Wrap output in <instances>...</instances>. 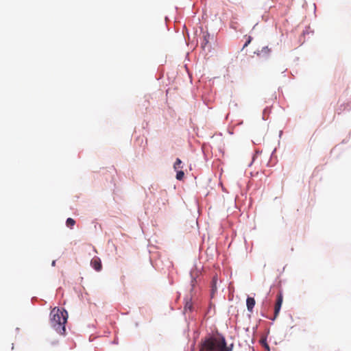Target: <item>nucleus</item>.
Instances as JSON below:
<instances>
[{"label":"nucleus","mask_w":351,"mask_h":351,"mask_svg":"<svg viewBox=\"0 0 351 351\" xmlns=\"http://www.w3.org/2000/svg\"><path fill=\"white\" fill-rule=\"evenodd\" d=\"M184 176V173L182 171H178L176 173V179L182 180Z\"/></svg>","instance_id":"7"},{"label":"nucleus","mask_w":351,"mask_h":351,"mask_svg":"<svg viewBox=\"0 0 351 351\" xmlns=\"http://www.w3.org/2000/svg\"><path fill=\"white\" fill-rule=\"evenodd\" d=\"M246 304L247 310L252 312L255 305V300L253 298L248 297L246 300Z\"/></svg>","instance_id":"5"},{"label":"nucleus","mask_w":351,"mask_h":351,"mask_svg":"<svg viewBox=\"0 0 351 351\" xmlns=\"http://www.w3.org/2000/svg\"><path fill=\"white\" fill-rule=\"evenodd\" d=\"M181 164H182L181 160L180 158H177L173 165L174 169L177 170L178 169L182 168V167L181 166Z\"/></svg>","instance_id":"6"},{"label":"nucleus","mask_w":351,"mask_h":351,"mask_svg":"<svg viewBox=\"0 0 351 351\" xmlns=\"http://www.w3.org/2000/svg\"><path fill=\"white\" fill-rule=\"evenodd\" d=\"M199 351H231L223 337H208L202 339Z\"/></svg>","instance_id":"1"},{"label":"nucleus","mask_w":351,"mask_h":351,"mask_svg":"<svg viewBox=\"0 0 351 351\" xmlns=\"http://www.w3.org/2000/svg\"><path fill=\"white\" fill-rule=\"evenodd\" d=\"M216 282H217V280H216L215 277H214L213 279V285H212V295H213L214 293L217 290Z\"/></svg>","instance_id":"8"},{"label":"nucleus","mask_w":351,"mask_h":351,"mask_svg":"<svg viewBox=\"0 0 351 351\" xmlns=\"http://www.w3.org/2000/svg\"><path fill=\"white\" fill-rule=\"evenodd\" d=\"M90 265L97 271H99L102 268L101 260L97 256L94 257L91 260Z\"/></svg>","instance_id":"4"},{"label":"nucleus","mask_w":351,"mask_h":351,"mask_svg":"<svg viewBox=\"0 0 351 351\" xmlns=\"http://www.w3.org/2000/svg\"><path fill=\"white\" fill-rule=\"evenodd\" d=\"M269 52H270V49L268 48V47H265L261 50V53H268Z\"/></svg>","instance_id":"11"},{"label":"nucleus","mask_w":351,"mask_h":351,"mask_svg":"<svg viewBox=\"0 0 351 351\" xmlns=\"http://www.w3.org/2000/svg\"><path fill=\"white\" fill-rule=\"evenodd\" d=\"M252 39V37H251L250 36H248L247 37V40H246V41H245V43L244 44L243 48H244V47H247V45L251 43Z\"/></svg>","instance_id":"10"},{"label":"nucleus","mask_w":351,"mask_h":351,"mask_svg":"<svg viewBox=\"0 0 351 351\" xmlns=\"http://www.w3.org/2000/svg\"><path fill=\"white\" fill-rule=\"evenodd\" d=\"M51 325L60 335L65 332V324L67 321L68 313L65 310L54 308L50 313Z\"/></svg>","instance_id":"2"},{"label":"nucleus","mask_w":351,"mask_h":351,"mask_svg":"<svg viewBox=\"0 0 351 351\" xmlns=\"http://www.w3.org/2000/svg\"><path fill=\"white\" fill-rule=\"evenodd\" d=\"M75 223V221H66V226L69 228H72Z\"/></svg>","instance_id":"9"},{"label":"nucleus","mask_w":351,"mask_h":351,"mask_svg":"<svg viewBox=\"0 0 351 351\" xmlns=\"http://www.w3.org/2000/svg\"><path fill=\"white\" fill-rule=\"evenodd\" d=\"M282 301H283L282 294L281 293H279L277 295L276 302V304H275V307H274V317L272 319L273 320H274L278 316V314H279V312H280V308H281V306L282 304Z\"/></svg>","instance_id":"3"},{"label":"nucleus","mask_w":351,"mask_h":351,"mask_svg":"<svg viewBox=\"0 0 351 351\" xmlns=\"http://www.w3.org/2000/svg\"><path fill=\"white\" fill-rule=\"evenodd\" d=\"M55 265H56V261H53L52 262V265H53V266H55Z\"/></svg>","instance_id":"12"}]
</instances>
